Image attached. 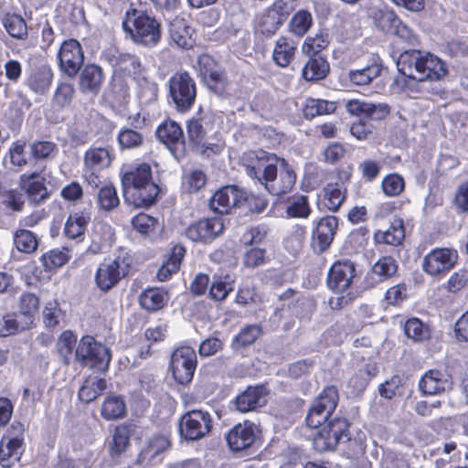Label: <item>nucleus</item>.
I'll list each match as a JSON object with an SVG mask.
<instances>
[{
  "label": "nucleus",
  "mask_w": 468,
  "mask_h": 468,
  "mask_svg": "<svg viewBox=\"0 0 468 468\" xmlns=\"http://www.w3.org/2000/svg\"><path fill=\"white\" fill-rule=\"evenodd\" d=\"M330 44L329 33L326 29H320L314 37H307L303 45L302 51L304 55H320Z\"/></svg>",
  "instance_id": "nucleus-51"
},
{
  "label": "nucleus",
  "mask_w": 468,
  "mask_h": 468,
  "mask_svg": "<svg viewBox=\"0 0 468 468\" xmlns=\"http://www.w3.org/2000/svg\"><path fill=\"white\" fill-rule=\"evenodd\" d=\"M39 298L33 292H24L19 298V314L26 317L27 324H34L35 316L39 310Z\"/></svg>",
  "instance_id": "nucleus-55"
},
{
  "label": "nucleus",
  "mask_w": 468,
  "mask_h": 468,
  "mask_svg": "<svg viewBox=\"0 0 468 468\" xmlns=\"http://www.w3.org/2000/svg\"><path fill=\"white\" fill-rule=\"evenodd\" d=\"M135 259L132 252L121 248L113 259H104L95 272L94 282L100 291L107 292L122 279L135 271Z\"/></svg>",
  "instance_id": "nucleus-4"
},
{
  "label": "nucleus",
  "mask_w": 468,
  "mask_h": 468,
  "mask_svg": "<svg viewBox=\"0 0 468 468\" xmlns=\"http://www.w3.org/2000/svg\"><path fill=\"white\" fill-rule=\"evenodd\" d=\"M291 14V7L286 1L276 0L265 13V31L274 34L275 31L287 20Z\"/></svg>",
  "instance_id": "nucleus-37"
},
{
  "label": "nucleus",
  "mask_w": 468,
  "mask_h": 468,
  "mask_svg": "<svg viewBox=\"0 0 468 468\" xmlns=\"http://www.w3.org/2000/svg\"><path fill=\"white\" fill-rule=\"evenodd\" d=\"M224 229L220 218H208L191 223L186 229V236L195 242L207 243L215 239Z\"/></svg>",
  "instance_id": "nucleus-19"
},
{
  "label": "nucleus",
  "mask_w": 468,
  "mask_h": 468,
  "mask_svg": "<svg viewBox=\"0 0 468 468\" xmlns=\"http://www.w3.org/2000/svg\"><path fill=\"white\" fill-rule=\"evenodd\" d=\"M372 19L375 26L385 34H390L399 16L388 7L375 9L372 13Z\"/></svg>",
  "instance_id": "nucleus-52"
},
{
  "label": "nucleus",
  "mask_w": 468,
  "mask_h": 468,
  "mask_svg": "<svg viewBox=\"0 0 468 468\" xmlns=\"http://www.w3.org/2000/svg\"><path fill=\"white\" fill-rule=\"evenodd\" d=\"M84 58L82 46L75 38L65 39L57 53L60 71L69 78H73L79 73L83 66Z\"/></svg>",
  "instance_id": "nucleus-14"
},
{
  "label": "nucleus",
  "mask_w": 468,
  "mask_h": 468,
  "mask_svg": "<svg viewBox=\"0 0 468 468\" xmlns=\"http://www.w3.org/2000/svg\"><path fill=\"white\" fill-rule=\"evenodd\" d=\"M403 75L420 81H437L448 74L446 63L438 56L420 49L404 50L398 60Z\"/></svg>",
  "instance_id": "nucleus-3"
},
{
  "label": "nucleus",
  "mask_w": 468,
  "mask_h": 468,
  "mask_svg": "<svg viewBox=\"0 0 468 468\" xmlns=\"http://www.w3.org/2000/svg\"><path fill=\"white\" fill-rule=\"evenodd\" d=\"M207 117L200 108L195 115L186 122V133L189 143L193 146H199L207 136Z\"/></svg>",
  "instance_id": "nucleus-38"
},
{
  "label": "nucleus",
  "mask_w": 468,
  "mask_h": 468,
  "mask_svg": "<svg viewBox=\"0 0 468 468\" xmlns=\"http://www.w3.org/2000/svg\"><path fill=\"white\" fill-rule=\"evenodd\" d=\"M255 438V426L250 420L237 423L226 434L228 446L233 452L250 449L254 443Z\"/></svg>",
  "instance_id": "nucleus-22"
},
{
  "label": "nucleus",
  "mask_w": 468,
  "mask_h": 468,
  "mask_svg": "<svg viewBox=\"0 0 468 468\" xmlns=\"http://www.w3.org/2000/svg\"><path fill=\"white\" fill-rule=\"evenodd\" d=\"M403 329L405 335L416 342H423L431 337L429 327L417 317L409 318L405 322Z\"/></svg>",
  "instance_id": "nucleus-63"
},
{
  "label": "nucleus",
  "mask_w": 468,
  "mask_h": 468,
  "mask_svg": "<svg viewBox=\"0 0 468 468\" xmlns=\"http://www.w3.org/2000/svg\"><path fill=\"white\" fill-rule=\"evenodd\" d=\"M53 76V71L49 66H39L30 73L27 85L37 93H45L51 86Z\"/></svg>",
  "instance_id": "nucleus-43"
},
{
  "label": "nucleus",
  "mask_w": 468,
  "mask_h": 468,
  "mask_svg": "<svg viewBox=\"0 0 468 468\" xmlns=\"http://www.w3.org/2000/svg\"><path fill=\"white\" fill-rule=\"evenodd\" d=\"M122 27L135 43L146 47H154L161 39V23L145 10L130 7L125 13Z\"/></svg>",
  "instance_id": "nucleus-5"
},
{
  "label": "nucleus",
  "mask_w": 468,
  "mask_h": 468,
  "mask_svg": "<svg viewBox=\"0 0 468 468\" xmlns=\"http://www.w3.org/2000/svg\"><path fill=\"white\" fill-rule=\"evenodd\" d=\"M71 256L68 247L55 248L48 250L40 257V261L46 271H55L67 264Z\"/></svg>",
  "instance_id": "nucleus-48"
},
{
  "label": "nucleus",
  "mask_w": 468,
  "mask_h": 468,
  "mask_svg": "<svg viewBox=\"0 0 468 468\" xmlns=\"http://www.w3.org/2000/svg\"><path fill=\"white\" fill-rule=\"evenodd\" d=\"M356 276V263L350 259H338L328 269L325 284L331 292L343 293L352 286Z\"/></svg>",
  "instance_id": "nucleus-13"
},
{
  "label": "nucleus",
  "mask_w": 468,
  "mask_h": 468,
  "mask_svg": "<svg viewBox=\"0 0 468 468\" xmlns=\"http://www.w3.org/2000/svg\"><path fill=\"white\" fill-rule=\"evenodd\" d=\"M398 271L399 264L392 256H381L367 271L364 283L367 288H374L393 278Z\"/></svg>",
  "instance_id": "nucleus-21"
},
{
  "label": "nucleus",
  "mask_w": 468,
  "mask_h": 468,
  "mask_svg": "<svg viewBox=\"0 0 468 468\" xmlns=\"http://www.w3.org/2000/svg\"><path fill=\"white\" fill-rule=\"evenodd\" d=\"M112 147L90 146L84 154L86 170H103L111 166L114 159Z\"/></svg>",
  "instance_id": "nucleus-31"
},
{
  "label": "nucleus",
  "mask_w": 468,
  "mask_h": 468,
  "mask_svg": "<svg viewBox=\"0 0 468 468\" xmlns=\"http://www.w3.org/2000/svg\"><path fill=\"white\" fill-rule=\"evenodd\" d=\"M107 388L106 380L102 378L88 376L78 393L79 399L88 404L94 401Z\"/></svg>",
  "instance_id": "nucleus-46"
},
{
  "label": "nucleus",
  "mask_w": 468,
  "mask_h": 468,
  "mask_svg": "<svg viewBox=\"0 0 468 468\" xmlns=\"http://www.w3.org/2000/svg\"><path fill=\"white\" fill-rule=\"evenodd\" d=\"M157 139L164 144L173 154L184 151L186 140L182 127L173 120L162 122L156 128Z\"/></svg>",
  "instance_id": "nucleus-23"
},
{
  "label": "nucleus",
  "mask_w": 468,
  "mask_h": 468,
  "mask_svg": "<svg viewBox=\"0 0 468 468\" xmlns=\"http://www.w3.org/2000/svg\"><path fill=\"white\" fill-rule=\"evenodd\" d=\"M313 26L312 14L305 9L297 11L289 22V30L298 37H303Z\"/></svg>",
  "instance_id": "nucleus-60"
},
{
  "label": "nucleus",
  "mask_w": 468,
  "mask_h": 468,
  "mask_svg": "<svg viewBox=\"0 0 468 468\" xmlns=\"http://www.w3.org/2000/svg\"><path fill=\"white\" fill-rule=\"evenodd\" d=\"M170 299L167 290L162 287H147L139 295L140 306L148 313L164 309Z\"/></svg>",
  "instance_id": "nucleus-29"
},
{
  "label": "nucleus",
  "mask_w": 468,
  "mask_h": 468,
  "mask_svg": "<svg viewBox=\"0 0 468 468\" xmlns=\"http://www.w3.org/2000/svg\"><path fill=\"white\" fill-rule=\"evenodd\" d=\"M262 335V327L260 324H247L234 335L230 347L234 351H241L252 346Z\"/></svg>",
  "instance_id": "nucleus-44"
},
{
  "label": "nucleus",
  "mask_w": 468,
  "mask_h": 468,
  "mask_svg": "<svg viewBox=\"0 0 468 468\" xmlns=\"http://www.w3.org/2000/svg\"><path fill=\"white\" fill-rule=\"evenodd\" d=\"M452 378L446 369L431 368L420 378L418 388L423 396H438L452 389Z\"/></svg>",
  "instance_id": "nucleus-17"
},
{
  "label": "nucleus",
  "mask_w": 468,
  "mask_h": 468,
  "mask_svg": "<svg viewBox=\"0 0 468 468\" xmlns=\"http://www.w3.org/2000/svg\"><path fill=\"white\" fill-rule=\"evenodd\" d=\"M213 420L209 412L193 410L186 412L180 419V435L186 441H198L212 430Z\"/></svg>",
  "instance_id": "nucleus-12"
},
{
  "label": "nucleus",
  "mask_w": 468,
  "mask_h": 468,
  "mask_svg": "<svg viewBox=\"0 0 468 468\" xmlns=\"http://www.w3.org/2000/svg\"><path fill=\"white\" fill-rule=\"evenodd\" d=\"M138 425L133 421H125L117 425L109 444V453L112 457H120L131 445V438L136 433Z\"/></svg>",
  "instance_id": "nucleus-25"
},
{
  "label": "nucleus",
  "mask_w": 468,
  "mask_h": 468,
  "mask_svg": "<svg viewBox=\"0 0 468 468\" xmlns=\"http://www.w3.org/2000/svg\"><path fill=\"white\" fill-rule=\"evenodd\" d=\"M121 184L125 202L138 208L154 205L161 192L154 181L151 165L145 162L125 170Z\"/></svg>",
  "instance_id": "nucleus-2"
},
{
  "label": "nucleus",
  "mask_w": 468,
  "mask_h": 468,
  "mask_svg": "<svg viewBox=\"0 0 468 468\" xmlns=\"http://www.w3.org/2000/svg\"><path fill=\"white\" fill-rule=\"evenodd\" d=\"M11 429H18L20 433L8 439L5 443L4 439L0 441V465L4 468H11L19 462L24 451L23 424L13 423Z\"/></svg>",
  "instance_id": "nucleus-20"
},
{
  "label": "nucleus",
  "mask_w": 468,
  "mask_h": 468,
  "mask_svg": "<svg viewBox=\"0 0 468 468\" xmlns=\"http://www.w3.org/2000/svg\"><path fill=\"white\" fill-rule=\"evenodd\" d=\"M263 394V385L248 387L247 389L236 398L237 409L241 412L253 410Z\"/></svg>",
  "instance_id": "nucleus-53"
},
{
  "label": "nucleus",
  "mask_w": 468,
  "mask_h": 468,
  "mask_svg": "<svg viewBox=\"0 0 468 468\" xmlns=\"http://www.w3.org/2000/svg\"><path fill=\"white\" fill-rule=\"evenodd\" d=\"M339 228V218L324 215L313 220L311 245L319 253L325 252L332 245Z\"/></svg>",
  "instance_id": "nucleus-15"
},
{
  "label": "nucleus",
  "mask_w": 468,
  "mask_h": 468,
  "mask_svg": "<svg viewBox=\"0 0 468 468\" xmlns=\"http://www.w3.org/2000/svg\"><path fill=\"white\" fill-rule=\"evenodd\" d=\"M97 204L103 211H112L120 205L117 189L113 184L103 185L97 194Z\"/></svg>",
  "instance_id": "nucleus-57"
},
{
  "label": "nucleus",
  "mask_w": 468,
  "mask_h": 468,
  "mask_svg": "<svg viewBox=\"0 0 468 468\" xmlns=\"http://www.w3.org/2000/svg\"><path fill=\"white\" fill-rule=\"evenodd\" d=\"M337 108V101L308 97L302 105V113L304 119L311 121L318 116L333 114Z\"/></svg>",
  "instance_id": "nucleus-34"
},
{
  "label": "nucleus",
  "mask_w": 468,
  "mask_h": 468,
  "mask_svg": "<svg viewBox=\"0 0 468 468\" xmlns=\"http://www.w3.org/2000/svg\"><path fill=\"white\" fill-rule=\"evenodd\" d=\"M370 239V230L366 226L354 229L349 232L346 240V247L352 253H362L366 250Z\"/></svg>",
  "instance_id": "nucleus-50"
},
{
  "label": "nucleus",
  "mask_w": 468,
  "mask_h": 468,
  "mask_svg": "<svg viewBox=\"0 0 468 468\" xmlns=\"http://www.w3.org/2000/svg\"><path fill=\"white\" fill-rule=\"evenodd\" d=\"M115 240L114 229L106 223L98 224L91 234V242L88 251L92 254H100L111 248Z\"/></svg>",
  "instance_id": "nucleus-35"
},
{
  "label": "nucleus",
  "mask_w": 468,
  "mask_h": 468,
  "mask_svg": "<svg viewBox=\"0 0 468 468\" xmlns=\"http://www.w3.org/2000/svg\"><path fill=\"white\" fill-rule=\"evenodd\" d=\"M171 447L170 432L154 433L138 454L140 463H151L157 455Z\"/></svg>",
  "instance_id": "nucleus-30"
},
{
  "label": "nucleus",
  "mask_w": 468,
  "mask_h": 468,
  "mask_svg": "<svg viewBox=\"0 0 468 468\" xmlns=\"http://www.w3.org/2000/svg\"><path fill=\"white\" fill-rule=\"evenodd\" d=\"M117 141L122 150L137 149L144 144V135L138 130L124 126L120 129Z\"/></svg>",
  "instance_id": "nucleus-56"
},
{
  "label": "nucleus",
  "mask_w": 468,
  "mask_h": 468,
  "mask_svg": "<svg viewBox=\"0 0 468 468\" xmlns=\"http://www.w3.org/2000/svg\"><path fill=\"white\" fill-rule=\"evenodd\" d=\"M186 253V250L184 245H174L164 260L163 264L158 269L156 272V279L159 282H166L170 280L174 274L179 271Z\"/></svg>",
  "instance_id": "nucleus-28"
},
{
  "label": "nucleus",
  "mask_w": 468,
  "mask_h": 468,
  "mask_svg": "<svg viewBox=\"0 0 468 468\" xmlns=\"http://www.w3.org/2000/svg\"><path fill=\"white\" fill-rule=\"evenodd\" d=\"M0 20L4 28L11 37L18 40L27 38V25L21 15L6 12L0 16Z\"/></svg>",
  "instance_id": "nucleus-42"
},
{
  "label": "nucleus",
  "mask_w": 468,
  "mask_h": 468,
  "mask_svg": "<svg viewBox=\"0 0 468 468\" xmlns=\"http://www.w3.org/2000/svg\"><path fill=\"white\" fill-rule=\"evenodd\" d=\"M109 99L113 103L122 104L130 98V87L122 73H115L109 84L107 91Z\"/></svg>",
  "instance_id": "nucleus-47"
},
{
  "label": "nucleus",
  "mask_w": 468,
  "mask_h": 468,
  "mask_svg": "<svg viewBox=\"0 0 468 468\" xmlns=\"http://www.w3.org/2000/svg\"><path fill=\"white\" fill-rule=\"evenodd\" d=\"M207 177L204 171L194 169L182 177V189L188 194L199 192L207 185Z\"/></svg>",
  "instance_id": "nucleus-61"
},
{
  "label": "nucleus",
  "mask_w": 468,
  "mask_h": 468,
  "mask_svg": "<svg viewBox=\"0 0 468 468\" xmlns=\"http://www.w3.org/2000/svg\"><path fill=\"white\" fill-rule=\"evenodd\" d=\"M263 240V232L260 227H253L245 231L242 241L246 246H253L243 257V263L248 268H255L263 263V249L258 247Z\"/></svg>",
  "instance_id": "nucleus-24"
},
{
  "label": "nucleus",
  "mask_w": 468,
  "mask_h": 468,
  "mask_svg": "<svg viewBox=\"0 0 468 468\" xmlns=\"http://www.w3.org/2000/svg\"><path fill=\"white\" fill-rule=\"evenodd\" d=\"M243 195V188L236 185L222 186L211 197L209 207L219 215L230 214L233 208H239L240 199L244 200Z\"/></svg>",
  "instance_id": "nucleus-18"
},
{
  "label": "nucleus",
  "mask_w": 468,
  "mask_h": 468,
  "mask_svg": "<svg viewBox=\"0 0 468 468\" xmlns=\"http://www.w3.org/2000/svg\"><path fill=\"white\" fill-rule=\"evenodd\" d=\"M297 50L296 43L284 36H281L275 43L272 51V59L276 65L282 68L289 66Z\"/></svg>",
  "instance_id": "nucleus-41"
},
{
  "label": "nucleus",
  "mask_w": 468,
  "mask_h": 468,
  "mask_svg": "<svg viewBox=\"0 0 468 468\" xmlns=\"http://www.w3.org/2000/svg\"><path fill=\"white\" fill-rule=\"evenodd\" d=\"M193 68L210 91L220 96L227 93L229 86L228 74L212 55L207 53L198 55Z\"/></svg>",
  "instance_id": "nucleus-8"
},
{
  "label": "nucleus",
  "mask_w": 468,
  "mask_h": 468,
  "mask_svg": "<svg viewBox=\"0 0 468 468\" xmlns=\"http://www.w3.org/2000/svg\"><path fill=\"white\" fill-rule=\"evenodd\" d=\"M18 186L29 204L40 206L50 197L45 176L38 172L24 173L19 176Z\"/></svg>",
  "instance_id": "nucleus-16"
},
{
  "label": "nucleus",
  "mask_w": 468,
  "mask_h": 468,
  "mask_svg": "<svg viewBox=\"0 0 468 468\" xmlns=\"http://www.w3.org/2000/svg\"><path fill=\"white\" fill-rule=\"evenodd\" d=\"M56 347L65 366L70 365L74 355V360L82 367H88L100 373L109 369L111 349L92 335H82L78 342L77 335L72 330H64L58 335Z\"/></svg>",
  "instance_id": "nucleus-1"
},
{
  "label": "nucleus",
  "mask_w": 468,
  "mask_h": 468,
  "mask_svg": "<svg viewBox=\"0 0 468 468\" xmlns=\"http://www.w3.org/2000/svg\"><path fill=\"white\" fill-rule=\"evenodd\" d=\"M42 316L45 327L48 330H54L64 319L65 312L60 308L58 301L54 299L46 303Z\"/></svg>",
  "instance_id": "nucleus-59"
},
{
  "label": "nucleus",
  "mask_w": 468,
  "mask_h": 468,
  "mask_svg": "<svg viewBox=\"0 0 468 468\" xmlns=\"http://www.w3.org/2000/svg\"><path fill=\"white\" fill-rule=\"evenodd\" d=\"M168 99L179 113L188 112L196 103L197 87L195 79L186 69L176 70L167 81Z\"/></svg>",
  "instance_id": "nucleus-7"
},
{
  "label": "nucleus",
  "mask_w": 468,
  "mask_h": 468,
  "mask_svg": "<svg viewBox=\"0 0 468 468\" xmlns=\"http://www.w3.org/2000/svg\"><path fill=\"white\" fill-rule=\"evenodd\" d=\"M197 367L195 349L189 346L176 347L171 354L169 368L174 380L181 386L192 382Z\"/></svg>",
  "instance_id": "nucleus-9"
},
{
  "label": "nucleus",
  "mask_w": 468,
  "mask_h": 468,
  "mask_svg": "<svg viewBox=\"0 0 468 468\" xmlns=\"http://www.w3.org/2000/svg\"><path fill=\"white\" fill-rule=\"evenodd\" d=\"M295 182L296 174L288 162L265 152V189L281 200L292 190Z\"/></svg>",
  "instance_id": "nucleus-6"
},
{
  "label": "nucleus",
  "mask_w": 468,
  "mask_h": 468,
  "mask_svg": "<svg viewBox=\"0 0 468 468\" xmlns=\"http://www.w3.org/2000/svg\"><path fill=\"white\" fill-rule=\"evenodd\" d=\"M13 241L19 252L32 254L37 250L40 238L29 229L19 228L14 232Z\"/></svg>",
  "instance_id": "nucleus-45"
},
{
  "label": "nucleus",
  "mask_w": 468,
  "mask_h": 468,
  "mask_svg": "<svg viewBox=\"0 0 468 468\" xmlns=\"http://www.w3.org/2000/svg\"><path fill=\"white\" fill-rule=\"evenodd\" d=\"M457 250L449 247H437L428 252L422 259V271L433 278H442L458 263Z\"/></svg>",
  "instance_id": "nucleus-10"
},
{
  "label": "nucleus",
  "mask_w": 468,
  "mask_h": 468,
  "mask_svg": "<svg viewBox=\"0 0 468 468\" xmlns=\"http://www.w3.org/2000/svg\"><path fill=\"white\" fill-rule=\"evenodd\" d=\"M288 308L292 309L295 317L300 319H310L312 314L316 308V303L312 297L300 295L288 304Z\"/></svg>",
  "instance_id": "nucleus-64"
},
{
  "label": "nucleus",
  "mask_w": 468,
  "mask_h": 468,
  "mask_svg": "<svg viewBox=\"0 0 468 468\" xmlns=\"http://www.w3.org/2000/svg\"><path fill=\"white\" fill-rule=\"evenodd\" d=\"M280 203H286V215L290 218H307L312 214L310 199L307 195L295 193L283 197Z\"/></svg>",
  "instance_id": "nucleus-33"
},
{
  "label": "nucleus",
  "mask_w": 468,
  "mask_h": 468,
  "mask_svg": "<svg viewBox=\"0 0 468 468\" xmlns=\"http://www.w3.org/2000/svg\"><path fill=\"white\" fill-rule=\"evenodd\" d=\"M349 422L346 418H334L328 420L313 438L316 452L333 451L347 436Z\"/></svg>",
  "instance_id": "nucleus-11"
},
{
  "label": "nucleus",
  "mask_w": 468,
  "mask_h": 468,
  "mask_svg": "<svg viewBox=\"0 0 468 468\" xmlns=\"http://www.w3.org/2000/svg\"><path fill=\"white\" fill-rule=\"evenodd\" d=\"M302 76L306 81H319L325 79L330 72V65L322 55H307Z\"/></svg>",
  "instance_id": "nucleus-36"
},
{
  "label": "nucleus",
  "mask_w": 468,
  "mask_h": 468,
  "mask_svg": "<svg viewBox=\"0 0 468 468\" xmlns=\"http://www.w3.org/2000/svg\"><path fill=\"white\" fill-rule=\"evenodd\" d=\"M381 66L378 63H372L361 69L350 70L349 80L352 83L358 86L368 85L373 80L381 74Z\"/></svg>",
  "instance_id": "nucleus-62"
},
{
  "label": "nucleus",
  "mask_w": 468,
  "mask_h": 468,
  "mask_svg": "<svg viewBox=\"0 0 468 468\" xmlns=\"http://www.w3.org/2000/svg\"><path fill=\"white\" fill-rule=\"evenodd\" d=\"M383 194L388 197H398L405 192L406 181L399 173L386 175L380 184Z\"/></svg>",
  "instance_id": "nucleus-54"
},
{
  "label": "nucleus",
  "mask_w": 468,
  "mask_h": 468,
  "mask_svg": "<svg viewBox=\"0 0 468 468\" xmlns=\"http://www.w3.org/2000/svg\"><path fill=\"white\" fill-rule=\"evenodd\" d=\"M347 196V187L340 188L337 184L327 183L323 189L322 204L326 210L336 213L346 202Z\"/></svg>",
  "instance_id": "nucleus-40"
},
{
  "label": "nucleus",
  "mask_w": 468,
  "mask_h": 468,
  "mask_svg": "<svg viewBox=\"0 0 468 468\" xmlns=\"http://www.w3.org/2000/svg\"><path fill=\"white\" fill-rule=\"evenodd\" d=\"M263 151L259 153L256 151L249 150L244 153L242 156V165L245 167L247 175L255 179L260 184H263V173L261 168L263 166Z\"/></svg>",
  "instance_id": "nucleus-49"
},
{
  "label": "nucleus",
  "mask_w": 468,
  "mask_h": 468,
  "mask_svg": "<svg viewBox=\"0 0 468 468\" xmlns=\"http://www.w3.org/2000/svg\"><path fill=\"white\" fill-rule=\"evenodd\" d=\"M127 415V406L122 395H108L101 406V417L105 420L123 419Z\"/></svg>",
  "instance_id": "nucleus-39"
},
{
  "label": "nucleus",
  "mask_w": 468,
  "mask_h": 468,
  "mask_svg": "<svg viewBox=\"0 0 468 468\" xmlns=\"http://www.w3.org/2000/svg\"><path fill=\"white\" fill-rule=\"evenodd\" d=\"M375 243L399 247L405 239V225L401 218H396L387 230H377L373 235Z\"/></svg>",
  "instance_id": "nucleus-32"
},
{
  "label": "nucleus",
  "mask_w": 468,
  "mask_h": 468,
  "mask_svg": "<svg viewBox=\"0 0 468 468\" xmlns=\"http://www.w3.org/2000/svg\"><path fill=\"white\" fill-rule=\"evenodd\" d=\"M103 80L102 69L96 64L89 63L80 71L79 89L83 94L96 96L101 90Z\"/></svg>",
  "instance_id": "nucleus-27"
},
{
  "label": "nucleus",
  "mask_w": 468,
  "mask_h": 468,
  "mask_svg": "<svg viewBox=\"0 0 468 468\" xmlns=\"http://www.w3.org/2000/svg\"><path fill=\"white\" fill-rule=\"evenodd\" d=\"M191 30V27L183 21L175 22L170 26V37L179 48H191L194 44Z\"/></svg>",
  "instance_id": "nucleus-58"
},
{
  "label": "nucleus",
  "mask_w": 468,
  "mask_h": 468,
  "mask_svg": "<svg viewBox=\"0 0 468 468\" xmlns=\"http://www.w3.org/2000/svg\"><path fill=\"white\" fill-rule=\"evenodd\" d=\"M90 221V216L88 212L84 210L71 212L64 224V238L76 243L82 242Z\"/></svg>",
  "instance_id": "nucleus-26"
}]
</instances>
